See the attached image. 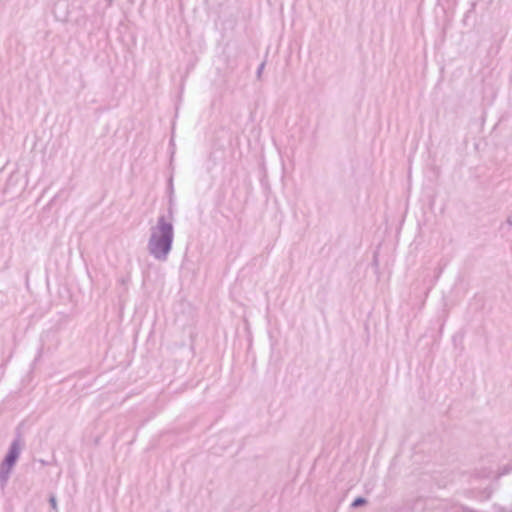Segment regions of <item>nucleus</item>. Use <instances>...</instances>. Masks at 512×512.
I'll list each match as a JSON object with an SVG mask.
<instances>
[{
    "instance_id": "obj_3",
    "label": "nucleus",
    "mask_w": 512,
    "mask_h": 512,
    "mask_svg": "<svg viewBox=\"0 0 512 512\" xmlns=\"http://www.w3.org/2000/svg\"><path fill=\"white\" fill-rule=\"evenodd\" d=\"M364 503H365V500L363 498H357V499L354 500L353 506L357 507V506L362 505Z\"/></svg>"
},
{
    "instance_id": "obj_1",
    "label": "nucleus",
    "mask_w": 512,
    "mask_h": 512,
    "mask_svg": "<svg viewBox=\"0 0 512 512\" xmlns=\"http://www.w3.org/2000/svg\"><path fill=\"white\" fill-rule=\"evenodd\" d=\"M170 237L168 235H164L161 240L155 242L153 251L155 254H166L170 249Z\"/></svg>"
},
{
    "instance_id": "obj_2",
    "label": "nucleus",
    "mask_w": 512,
    "mask_h": 512,
    "mask_svg": "<svg viewBox=\"0 0 512 512\" xmlns=\"http://www.w3.org/2000/svg\"><path fill=\"white\" fill-rule=\"evenodd\" d=\"M17 457H18V450L16 449L15 446H13V448L11 449V451L7 457V462L9 463V465H12Z\"/></svg>"
}]
</instances>
